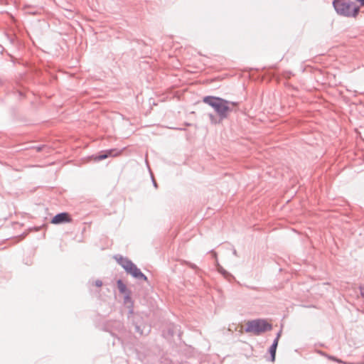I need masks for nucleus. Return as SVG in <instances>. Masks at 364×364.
Returning a JSON list of instances; mask_svg holds the SVG:
<instances>
[{
  "label": "nucleus",
  "instance_id": "f257e3e1",
  "mask_svg": "<svg viewBox=\"0 0 364 364\" xmlns=\"http://www.w3.org/2000/svg\"><path fill=\"white\" fill-rule=\"evenodd\" d=\"M203 102L213 108L220 120L227 119L231 112L236 111V108L239 105L237 102L229 101L213 95L203 97Z\"/></svg>",
  "mask_w": 364,
  "mask_h": 364
},
{
  "label": "nucleus",
  "instance_id": "f03ea898",
  "mask_svg": "<svg viewBox=\"0 0 364 364\" xmlns=\"http://www.w3.org/2000/svg\"><path fill=\"white\" fill-rule=\"evenodd\" d=\"M332 5L341 16L355 18L360 13V6L350 0H333Z\"/></svg>",
  "mask_w": 364,
  "mask_h": 364
},
{
  "label": "nucleus",
  "instance_id": "7ed1b4c3",
  "mask_svg": "<svg viewBox=\"0 0 364 364\" xmlns=\"http://www.w3.org/2000/svg\"><path fill=\"white\" fill-rule=\"evenodd\" d=\"M272 324L264 318H256L249 321L245 328L246 333H252L255 336H259L263 333L271 331Z\"/></svg>",
  "mask_w": 364,
  "mask_h": 364
},
{
  "label": "nucleus",
  "instance_id": "20e7f679",
  "mask_svg": "<svg viewBox=\"0 0 364 364\" xmlns=\"http://www.w3.org/2000/svg\"><path fill=\"white\" fill-rule=\"evenodd\" d=\"M128 318L132 320L136 333L139 335H146L150 332V326L146 324L143 317L139 314H135L134 311L133 314L128 313Z\"/></svg>",
  "mask_w": 364,
  "mask_h": 364
},
{
  "label": "nucleus",
  "instance_id": "39448f33",
  "mask_svg": "<svg viewBox=\"0 0 364 364\" xmlns=\"http://www.w3.org/2000/svg\"><path fill=\"white\" fill-rule=\"evenodd\" d=\"M124 149V148L121 150H118L117 149L103 150L97 154L92 155V157L95 161H100L111 156H119L123 151Z\"/></svg>",
  "mask_w": 364,
  "mask_h": 364
},
{
  "label": "nucleus",
  "instance_id": "423d86ee",
  "mask_svg": "<svg viewBox=\"0 0 364 364\" xmlns=\"http://www.w3.org/2000/svg\"><path fill=\"white\" fill-rule=\"evenodd\" d=\"M128 274H130L134 279L138 281H144L148 282L147 277L141 271L139 268L133 262L131 266H129L127 271Z\"/></svg>",
  "mask_w": 364,
  "mask_h": 364
},
{
  "label": "nucleus",
  "instance_id": "0eeeda50",
  "mask_svg": "<svg viewBox=\"0 0 364 364\" xmlns=\"http://www.w3.org/2000/svg\"><path fill=\"white\" fill-rule=\"evenodd\" d=\"M70 215L67 212H61L56 214L51 219V223L55 225L70 223L72 221Z\"/></svg>",
  "mask_w": 364,
  "mask_h": 364
},
{
  "label": "nucleus",
  "instance_id": "6e6552de",
  "mask_svg": "<svg viewBox=\"0 0 364 364\" xmlns=\"http://www.w3.org/2000/svg\"><path fill=\"white\" fill-rule=\"evenodd\" d=\"M114 258L117 262L124 269L125 272L127 271L129 266H131L133 263L132 260L127 257H123L121 255H114Z\"/></svg>",
  "mask_w": 364,
  "mask_h": 364
},
{
  "label": "nucleus",
  "instance_id": "1a4fd4ad",
  "mask_svg": "<svg viewBox=\"0 0 364 364\" xmlns=\"http://www.w3.org/2000/svg\"><path fill=\"white\" fill-rule=\"evenodd\" d=\"M278 341H273L272 345L270 346V347L269 348V355H270V358H269V360L271 362H274L275 361V358H276V352H277V346H278Z\"/></svg>",
  "mask_w": 364,
  "mask_h": 364
},
{
  "label": "nucleus",
  "instance_id": "9d476101",
  "mask_svg": "<svg viewBox=\"0 0 364 364\" xmlns=\"http://www.w3.org/2000/svg\"><path fill=\"white\" fill-rule=\"evenodd\" d=\"M167 331H168V334L171 337H173L176 335H178V336H181L180 327L178 325L170 324L168 326Z\"/></svg>",
  "mask_w": 364,
  "mask_h": 364
},
{
  "label": "nucleus",
  "instance_id": "9b49d317",
  "mask_svg": "<svg viewBox=\"0 0 364 364\" xmlns=\"http://www.w3.org/2000/svg\"><path fill=\"white\" fill-rule=\"evenodd\" d=\"M132 294H127L124 296V303L127 305L129 309V314H133L134 301L131 297Z\"/></svg>",
  "mask_w": 364,
  "mask_h": 364
},
{
  "label": "nucleus",
  "instance_id": "f8f14e48",
  "mask_svg": "<svg viewBox=\"0 0 364 364\" xmlns=\"http://www.w3.org/2000/svg\"><path fill=\"white\" fill-rule=\"evenodd\" d=\"M208 116L209 117L210 122L212 124H218L221 123L223 120H220V118L216 117L213 113L208 114Z\"/></svg>",
  "mask_w": 364,
  "mask_h": 364
},
{
  "label": "nucleus",
  "instance_id": "ddd939ff",
  "mask_svg": "<svg viewBox=\"0 0 364 364\" xmlns=\"http://www.w3.org/2000/svg\"><path fill=\"white\" fill-rule=\"evenodd\" d=\"M117 286L119 293L127 291V285L124 283V282L121 279H119L117 281Z\"/></svg>",
  "mask_w": 364,
  "mask_h": 364
},
{
  "label": "nucleus",
  "instance_id": "4468645a",
  "mask_svg": "<svg viewBox=\"0 0 364 364\" xmlns=\"http://www.w3.org/2000/svg\"><path fill=\"white\" fill-rule=\"evenodd\" d=\"M216 266L217 270L220 274H221L223 276H224V274H227L228 271L225 270L221 265H220L218 260L216 261Z\"/></svg>",
  "mask_w": 364,
  "mask_h": 364
},
{
  "label": "nucleus",
  "instance_id": "2eb2a0df",
  "mask_svg": "<svg viewBox=\"0 0 364 364\" xmlns=\"http://www.w3.org/2000/svg\"><path fill=\"white\" fill-rule=\"evenodd\" d=\"M184 263L191 269L196 270V272L200 271L199 268L197 267L196 264L191 263V262L188 261H185Z\"/></svg>",
  "mask_w": 364,
  "mask_h": 364
},
{
  "label": "nucleus",
  "instance_id": "dca6fc26",
  "mask_svg": "<svg viewBox=\"0 0 364 364\" xmlns=\"http://www.w3.org/2000/svg\"><path fill=\"white\" fill-rule=\"evenodd\" d=\"M224 278L230 282L232 279H235V277L230 272H227V274H224Z\"/></svg>",
  "mask_w": 364,
  "mask_h": 364
},
{
  "label": "nucleus",
  "instance_id": "f3484780",
  "mask_svg": "<svg viewBox=\"0 0 364 364\" xmlns=\"http://www.w3.org/2000/svg\"><path fill=\"white\" fill-rule=\"evenodd\" d=\"M328 359L334 360V361H336L337 363H341L342 362L340 359H338V358H336V357H334L333 355H328Z\"/></svg>",
  "mask_w": 364,
  "mask_h": 364
},
{
  "label": "nucleus",
  "instance_id": "a211bd4d",
  "mask_svg": "<svg viewBox=\"0 0 364 364\" xmlns=\"http://www.w3.org/2000/svg\"><path fill=\"white\" fill-rule=\"evenodd\" d=\"M95 285L97 287H100L102 286V282L100 279H97L95 282Z\"/></svg>",
  "mask_w": 364,
  "mask_h": 364
},
{
  "label": "nucleus",
  "instance_id": "6ab92c4d",
  "mask_svg": "<svg viewBox=\"0 0 364 364\" xmlns=\"http://www.w3.org/2000/svg\"><path fill=\"white\" fill-rule=\"evenodd\" d=\"M281 335H282V330H280L277 333V336L275 337V338L274 339V341H277L279 342V340L281 337Z\"/></svg>",
  "mask_w": 364,
  "mask_h": 364
},
{
  "label": "nucleus",
  "instance_id": "aec40b11",
  "mask_svg": "<svg viewBox=\"0 0 364 364\" xmlns=\"http://www.w3.org/2000/svg\"><path fill=\"white\" fill-rule=\"evenodd\" d=\"M121 294H124V295H127V294H132V291H131V290H130V289H129L128 288H127V291H123V292H122Z\"/></svg>",
  "mask_w": 364,
  "mask_h": 364
},
{
  "label": "nucleus",
  "instance_id": "412c9836",
  "mask_svg": "<svg viewBox=\"0 0 364 364\" xmlns=\"http://www.w3.org/2000/svg\"><path fill=\"white\" fill-rule=\"evenodd\" d=\"M359 4V6H364V0H355Z\"/></svg>",
  "mask_w": 364,
  "mask_h": 364
},
{
  "label": "nucleus",
  "instance_id": "4be33fe9",
  "mask_svg": "<svg viewBox=\"0 0 364 364\" xmlns=\"http://www.w3.org/2000/svg\"><path fill=\"white\" fill-rule=\"evenodd\" d=\"M360 291L361 296L364 298V286L360 287Z\"/></svg>",
  "mask_w": 364,
  "mask_h": 364
},
{
  "label": "nucleus",
  "instance_id": "5701e85b",
  "mask_svg": "<svg viewBox=\"0 0 364 364\" xmlns=\"http://www.w3.org/2000/svg\"><path fill=\"white\" fill-rule=\"evenodd\" d=\"M44 147H45V146H44V145H42V146H36V150H37L38 151H41Z\"/></svg>",
  "mask_w": 364,
  "mask_h": 364
},
{
  "label": "nucleus",
  "instance_id": "b1692460",
  "mask_svg": "<svg viewBox=\"0 0 364 364\" xmlns=\"http://www.w3.org/2000/svg\"><path fill=\"white\" fill-rule=\"evenodd\" d=\"M151 179H152L153 186H154L155 188H157L158 185H157L156 182L155 181V180L154 179V178H153V177H151Z\"/></svg>",
  "mask_w": 364,
  "mask_h": 364
},
{
  "label": "nucleus",
  "instance_id": "393cba45",
  "mask_svg": "<svg viewBox=\"0 0 364 364\" xmlns=\"http://www.w3.org/2000/svg\"><path fill=\"white\" fill-rule=\"evenodd\" d=\"M210 252L212 253L213 257L217 258V254L215 252H214L213 250H210Z\"/></svg>",
  "mask_w": 364,
  "mask_h": 364
},
{
  "label": "nucleus",
  "instance_id": "a878e982",
  "mask_svg": "<svg viewBox=\"0 0 364 364\" xmlns=\"http://www.w3.org/2000/svg\"><path fill=\"white\" fill-rule=\"evenodd\" d=\"M232 254L236 257L237 256V250L235 248L232 250Z\"/></svg>",
  "mask_w": 364,
  "mask_h": 364
},
{
  "label": "nucleus",
  "instance_id": "bb28decb",
  "mask_svg": "<svg viewBox=\"0 0 364 364\" xmlns=\"http://www.w3.org/2000/svg\"><path fill=\"white\" fill-rule=\"evenodd\" d=\"M116 338H117V340H118L119 341H121V342H122V341H121L120 338H119V337H117V336H116Z\"/></svg>",
  "mask_w": 364,
  "mask_h": 364
}]
</instances>
